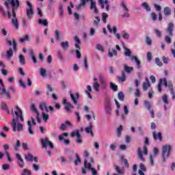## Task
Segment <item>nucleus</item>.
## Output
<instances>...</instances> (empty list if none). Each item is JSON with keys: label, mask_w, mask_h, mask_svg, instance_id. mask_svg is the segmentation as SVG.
Here are the masks:
<instances>
[{"label": "nucleus", "mask_w": 175, "mask_h": 175, "mask_svg": "<svg viewBox=\"0 0 175 175\" xmlns=\"http://www.w3.org/2000/svg\"><path fill=\"white\" fill-rule=\"evenodd\" d=\"M28 129L27 131L29 135H33V130L32 129V125H36V122H35V118H31V121H27Z\"/></svg>", "instance_id": "0eeeda50"}, {"label": "nucleus", "mask_w": 175, "mask_h": 175, "mask_svg": "<svg viewBox=\"0 0 175 175\" xmlns=\"http://www.w3.org/2000/svg\"><path fill=\"white\" fill-rule=\"evenodd\" d=\"M152 136H153L154 140H159V142H162V140H163V138L162 137V133L160 132L158 133L157 135V132L153 131Z\"/></svg>", "instance_id": "ddd939ff"}, {"label": "nucleus", "mask_w": 175, "mask_h": 175, "mask_svg": "<svg viewBox=\"0 0 175 175\" xmlns=\"http://www.w3.org/2000/svg\"><path fill=\"white\" fill-rule=\"evenodd\" d=\"M144 105L146 106L147 109L150 111L151 110V103H150V101L148 100H145L144 102Z\"/></svg>", "instance_id": "3c124183"}, {"label": "nucleus", "mask_w": 175, "mask_h": 175, "mask_svg": "<svg viewBox=\"0 0 175 175\" xmlns=\"http://www.w3.org/2000/svg\"><path fill=\"white\" fill-rule=\"evenodd\" d=\"M75 40L76 42L75 46L76 49H78V50H80V44L81 43V41H80V38H79V36H76L75 37Z\"/></svg>", "instance_id": "5701e85b"}, {"label": "nucleus", "mask_w": 175, "mask_h": 175, "mask_svg": "<svg viewBox=\"0 0 175 175\" xmlns=\"http://www.w3.org/2000/svg\"><path fill=\"white\" fill-rule=\"evenodd\" d=\"M162 99H163V102L164 103H165L166 105H167V103H169V100H168V97H167V95L166 94H164L162 97Z\"/></svg>", "instance_id": "4d7b16f0"}, {"label": "nucleus", "mask_w": 175, "mask_h": 175, "mask_svg": "<svg viewBox=\"0 0 175 175\" xmlns=\"http://www.w3.org/2000/svg\"><path fill=\"white\" fill-rule=\"evenodd\" d=\"M151 84L150 83V81L148 80V78H146V82L143 83L142 87L144 91H147L148 90V87H150Z\"/></svg>", "instance_id": "6ab92c4d"}, {"label": "nucleus", "mask_w": 175, "mask_h": 175, "mask_svg": "<svg viewBox=\"0 0 175 175\" xmlns=\"http://www.w3.org/2000/svg\"><path fill=\"white\" fill-rule=\"evenodd\" d=\"M19 85L22 88H26L25 83L23 81V79H19Z\"/></svg>", "instance_id": "774afa93"}, {"label": "nucleus", "mask_w": 175, "mask_h": 175, "mask_svg": "<svg viewBox=\"0 0 175 175\" xmlns=\"http://www.w3.org/2000/svg\"><path fill=\"white\" fill-rule=\"evenodd\" d=\"M107 18H109V14H107L106 12H103L102 14V20L104 24H106V23H107Z\"/></svg>", "instance_id": "72a5a7b5"}, {"label": "nucleus", "mask_w": 175, "mask_h": 175, "mask_svg": "<svg viewBox=\"0 0 175 175\" xmlns=\"http://www.w3.org/2000/svg\"><path fill=\"white\" fill-rule=\"evenodd\" d=\"M2 110H4V111H6L7 113H9V109L8 108V105L4 101L1 102V104Z\"/></svg>", "instance_id": "2f4dec72"}, {"label": "nucleus", "mask_w": 175, "mask_h": 175, "mask_svg": "<svg viewBox=\"0 0 175 175\" xmlns=\"http://www.w3.org/2000/svg\"><path fill=\"white\" fill-rule=\"evenodd\" d=\"M137 155H138V158L141 161H144V157H143V152L142 151L141 148H138V149H137Z\"/></svg>", "instance_id": "c85d7f7f"}, {"label": "nucleus", "mask_w": 175, "mask_h": 175, "mask_svg": "<svg viewBox=\"0 0 175 175\" xmlns=\"http://www.w3.org/2000/svg\"><path fill=\"white\" fill-rule=\"evenodd\" d=\"M121 161H123L125 167H129V163H128V160L126 159H124L123 156L121 157Z\"/></svg>", "instance_id": "5fc2aeb1"}, {"label": "nucleus", "mask_w": 175, "mask_h": 175, "mask_svg": "<svg viewBox=\"0 0 175 175\" xmlns=\"http://www.w3.org/2000/svg\"><path fill=\"white\" fill-rule=\"evenodd\" d=\"M90 10H92V12H94V14H98V13H99V10H98V7H96V2L94 1V0H90Z\"/></svg>", "instance_id": "6e6552de"}, {"label": "nucleus", "mask_w": 175, "mask_h": 175, "mask_svg": "<svg viewBox=\"0 0 175 175\" xmlns=\"http://www.w3.org/2000/svg\"><path fill=\"white\" fill-rule=\"evenodd\" d=\"M75 107L71 103H68L67 105H64V109L66 113H72V110H73Z\"/></svg>", "instance_id": "f3484780"}, {"label": "nucleus", "mask_w": 175, "mask_h": 175, "mask_svg": "<svg viewBox=\"0 0 175 175\" xmlns=\"http://www.w3.org/2000/svg\"><path fill=\"white\" fill-rule=\"evenodd\" d=\"M6 57L7 58H12V57H13V49H12V48H10V49L7 51Z\"/></svg>", "instance_id": "de8ad7c7"}, {"label": "nucleus", "mask_w": 175, "mask_h": 175, "mask_svg": "<svg viewBox=\"0 0 175 175\" xmlns=\"http://www.w3.org/2000/svg\"><path fill=\"white\" fill-rule=\"evenodd\" d=\"M118 98L119 100L124 102V100L125 99V95H124V92H119L118 94Z\"/></svg>", "instance_id": "e433bc0d"}, {"label": "nucleus", "mask_w": 175, "mask_h": 175, "mask_svg": "<svg viewBox=\"0 0 175 175\" xmlns=\"http://www.w3.org/2000/svg\"><path fill=\"white\" fill-rule=\"evenodd\" d=\"M170 150H172V146H170V145H165L163 146L162 158L163 162H166V159L169 158V155L170 154Z\"/></svg>", "instance_id": "20e7f679"}, {"label": "nucleus", "mask_w": 175, "mask_h": 175, "mask_svg": "<svg viewBox=\"0 0 175 175\" xmlns=\"http://www.w3.org/2000/svg\"><path fill=\"white\" fill-rule=\"evenodd\" d=\"M16 157L18 159V165L19 166V167H21V169H23V167H24V159H23V157H21V155H20V154L16 153Z\"/></svg>", "instance_id": "f8f14e48"}, {"label": "nucleus", "mask_w": 175, "mask_h": 175, "mask_svg": "<svg viewBox=\"0 0 175 175\" xmlns=\"http://www.w3.org/2000/svg\"><path fill=\"white\" fill-rule=\"evenodd\" d=\"M46 88L48 90L47 92H46V95L49 96V95H50V92H53L54 89L53 88V87H51V85H47Z\"/></svg>", "instance_id": "864d4df0"}, {"label": "nucleus", "mask_w": 175, "mask_h": 175, "mask_svg": "<svg viewBox=\"0 0 175 175\" xmlns=\"http://www.w3.org/2000/svg\"><path fill=\"white\" fill-rule=\"evenodd\" d=\"M117 55H118V53H117V51L116 49H112V52L110 51V49H109L108 57L111 58L112 57H113V55H115V57H117Z\"/></svg>", "instance_id": "a878e982"}, {"label": "nucleus", "mask_w": 175, "mask_h": 175, "mask_svg": "<svg viewBox=\"0 0 175 175\" xmlns=\"http://www.w3.org/2000/svg\"><path fill=\"white\" fill-rule=\"evenodd\" d=\"M4 5L7 8V9H9V7L11 6L12 10V17H13L12 19V23L14 27L16 28V29H18L19 25H18V21L16 17V10H17L18 8L21 6V5L20 4V1L7 0V1H5Z\"/></svg>", "instance_id": "f257e3e1"}, {"label": "nucleus", "mask_w": 175, "mask_h": 175, "mask_svg": "<svg viewBox=\"0 0 175 175\" xmlns=\"http://www.w3.org/2000/svg\"><path fill=\"white\" fill-rule=\"evenodd\" d=\"M75 157L77 159L75 161V166H77L79 163H81V159H80V156H79V154L76 153Z\"/></svg>", "instance_id": "a19ab883"}, {"label": "nucleus", "mask_w": 175, "mask_h": 175, "mask_svg": "<svg viewBox=\"0 0 175 175\" xmlns=\"http://www.w3.org/2000/svg\"><path fill=\"white\" fill-rule=\"evenodd\" d=\"M115 170L118 174H125V172L122 170L118 165H115Z\"/></svg>", "instance_id": "c03bdc74"}, {"label": "nucleus", "mask_w": 175, "mask_h": 175, "mask_svg": "<svg viewBox=\"0 0 175 175\" xmlns=\"http://www.w3.org/2000/svg\"><path fill=\"white\" fill-rule=\"evenodd\" d=\"M165 43L170 44L172 43V38L169 36H165Z\"/></svg>", "instance_id": "680f3d73"}, {"label": "nucleus", "mask_w": 175, "mask_h": 175, "mask_svg": "<svg viewBox=\"0 0 175 175\" xmlns=\"http://www.w3.org/2000/svg\"><path fill=\"white\" fill-rule=\"evenodd\" d=\"M111 103V101H110V98H107L105 105V111L107 114H110V111L111 110V108H110Z\"/></svg>", "instance_id": "2eb2a0df"}, {"label": "nucleus", "mask_w": 175, "mask_h": 175, "mask_svg": "<svg viewBox=\"0 0 175 175\" xmlns=\"http://www.w3.org/2000/svg\"><path fill=\"white\" fill-rule=\"evenodd\" d=\"M27 18H31V16L33 14V10L32 8H29L26 10Z\"/></svg>", "instance_id": "f704fd0d"}, {"label": "nucleus", "mask_w": 175, "mask_h": 175, "mask_svg": "<svg viewBox=\"0 0 175 175\" xmlns=\"http://www.w3.org/2000/svg\"><path fill=\"white\" fill-rule=\"evenodd\" d=\"M92 122L89 123V126L85 129V132L86 133H90L91 136L94 137V132H92Z\"/></svg>", "instance_id": "dca6fc26"}, {"label": "nucleus", "mask_w": 175, "mask_h": 175, "mask_svg": "<svg viewBox=\"0 0 175 175\" xmlns=\"http://www.w3.org/2000/svg\"><path fill=\"white\" fill-rule=\"evenodd\" d=\"M122 35L124 39H129V34H128V33H126L125 31H122Z\"/></svg>", "instance_id": "e2e57ef3"}, {"label": "nucleus", "mask_w": 175, "mask_h": 175, "mask_svg": "<svg viewBox=\"0 0 175 175\" xmlns=\"http://www.w3.org/2000/svg\"><path fill=\"white\" fill-rule=\"evenodd\" d=\"M22 24L25 28H27L28 27V22H27V20L25 18L22 19Z\"/></svg>", "instance_id": "69168bd1"}, {"label": "nucleus", "mask_w": 175, "mask_h": 175, "mask_svg": "<svg viewBox=\"0 0 175 175\" xmlns=\"http://www.w3.org/2000/svg\"><path fill=\"white\" fill-rule=\"evenodd\" d=\"M29 55L31 57L33 64H37L38 60L36 59V57H35V54L33 53V51L31 50L29 51Z\"/></svg>", "instance_id": "7c9ffc66"}, {"label": "nucleus", "mask_w": 175, "mask_h": 175, "mask_svg": "<svg viewBox=\"0 0 175 175\" xmlns=\"http://www.w3.org/2000/svg\"><path fill=\"white\" fill-rule=\"evenodd\" d=\"M60 46L62 49L64 50V51H65L66 50H68V49H69V42H62L60 43Z\"/></svg>", "instance_id": "412c9836"}, {"label": "nucleus", "mask_w": 175, "mask_h": 175, "mask_svg": "<svg viewBox=\"0 0 175 175\" xmlns=\"http://www.w3.org/2000/svg\"><path fill=\"white\" fill-rule=\"evenodd\" d=\"M39 108L41 109L42 116V120L44 122H47L49 121V115L48 113H46L44 112V110L46 111V113H49V110L50 113H54V107L51 106H47V103L44 101H42L40 103Z\"/></svg>", "instance_id": "f03ea898"}, {"label": "nucleus", "mask_w": 175, "mask_h": 175, "mask_svg": "<svg viewBox=\"0 0 175 175\" xmlns=\"http://www.w3.org/2000/svg\"><path fill=\"white\" fill-rule=\"evenodd\" d=\"M173 28H174V24H173V23H170L166 29L170 36H173Z\"/></svg>", "instance_id": "4468645a"}, {"label": "nucleus", "mask_w": 175, "mask_h": 175, "mask_svg": "<svg viewBox=\"0 0 175 175\" xmlns=\"http://www.w3.org/2000/svg\"><path fill=\"white\" fill-rule=\"evenodd\" d=\"M25 161H27V162H32L33 161V155L29 153L25 157Z\"/></svg>", "instance_id": "58836bf2"}, {"label": "nucleus", "mask_w": 175, "mask_h": 175, "mask_svg": "<svg viewBox=\"0 0 175 175\" xmlns=\"http://www.w3.org/2000/svg\"><path fill=\"white\" fill-rule=\"evenodd\" d=\"M155 62H156V64H157L158 66H162V65H163V64L162 63V62H161V59H159V57H156V58H155Z\"/></svg>", "instance_id": "13d9d810"}, {"label": "nucleus", "mask_w": 175, "mask_h": 175, "mask_svg": "<svg viewBox=\"0 0 175 175\" xmlns=\"http://www.w3.org/2000/svg\"><path fill=\"white\" fill-rule=\"evenodd\" d=\"M84 165L86 169L91 170V163H88L87 160H85L84 161Z\"/></svg>", "instance_id": "0e129e2a"}, {"label": "nucleus", "mask_w": 175, "mask_h": 175, "mask_svg": "<svg viewBox=\"0 0 175 175\" xmlns=\"http://www.w3.org/2000/svg\"><path fill=\"white\" fill-rule=\"evenodd\" d=\"M142 8H144V9H146V12H151V8H150L148 3L146 2L142 3Z\"/></svg>", "instance_id": "79ce46f5"}, {"label": "nucleus", "mask_w": 175, "mask_h": 175, "mask_svg": "<svg viewBox=\"0 0 175 175\" xmlns=\"http://www.w3.org/2000/svg\"><path fill=\"white\" fill-rule=\"evenodd\" d=\"M29 40V36L25 35L23 38H21L19 39V42L21 43H24V42Z\"/></svg>", "instance_id": "603ef678"}, {"label": "nucleus", "mask_w": 175, "mask_h": 175, "mask_svg": "<svg viewBox=\"0 0 175 175\" xmlns=\"http://www.w3.org/2000/svg\"><path fill=\"white\" fill-rule=\"evenodd\" d=\"M40 143L42 144V148H46V150H47V146H49L51 150L54 148V144H53L52 142L50 140H49V138L47 137L44 139H41Z\"/></svg>", "instance_id": "39448f33"}, {"label": "nucleus", "mask_w": 175, "mask_h": 175, "mask_svg": "<svg viewBox=\"0 0 175 175\" xmlns=\"http://www.w3.org/2000/svg\"><path fill=\"white\" fill-rule=\"evenodd\" d=\"M110 88L112 91H118V86L113 83H110Z\"/></svg>", "instance_id": "09e8293b"}, {"label": "nucleus", "mask_w": 175, "mask_h": 175, "mask_svg": "<svg viewBox=\"0 0 175 175\" xmlns=\"http://www.w3.org/2000/svg\"><path fill=\"white\" fill-rule=\"evenodd\" d=\"M16 111H15V116H16L18 118H20L21 121H24L23 111L21 110V109H20V107H18V105L16 106Z\"/></svg>", "instance_id": "9b49d317"}, {"label": "nucleus", "mask_w": 175, "mask_h": 175, "mask_svg": "<svg viewBox=\"0 0 175 175\" xmlns=\"http://www.w3.org/2000/svg\"><path fill=\"white\" fill-rule=\"evenodd\" d=\"M1 91L0 93V98H3V96L5 95V98H7V99H12V96L10 95V93L9 92V91L6 90V89H5V87L1 88Z\"/></svg>", "instance_id": "1a4fd4ad"}, {"label": "nucleus", "mask_w": 175, "mask_h": 175, "mask_svg": "<svg viewBox=\"0 0 175 175\" xmlns=\"http://www.w3.org/2000/svg\"><path fill=\"white\" fill-rule=\"evenodd\" d=\"M95 18L96 20L94 21L93 25L98 28V27H99V23H100V18H99L98 16H96Z\"/></svg>", "instance_id": "c9c22d12"}, {"label": "nucleus", "mask_w": 175, "mask_h": 175, "mask_svg": "<svg viewBox=\"0 0 175 175\" xmlns=\"http://www.w3.org/2000/svg\"><path fill=\"white\" fill-rule=\"evenodd\" d=\"M124 55L126 57H130L131 61L133 62L135 61L136 62L137 68V69H140L141 67V62L139 60V59L136 56H132V52L131 51V49L125 47L124 48Z\"/></svg>", "instance_id": "7ed1b4c3"}, {"label": "nucleus", "mask_w": 175, "mask_h": 175, "mask_svg": "<svg viewBox=\"0 0 175 175\" xmlns=\"http://www.w3.org/2000/svg\"><path fill=\"white\" fill-rule=\"evenodd\" d=\"M38 23L39 24H42L44 27H47V25H49V22L46 19H44V20L39 19Z\"/></svg>", "instance_id": "8fccbe9b"}, {"label": "nucleus", "mask_w": 175, "mask_h": 175, "mask_svg": "<svg viewBox=\"0 0 175 175\" xmlns=\"http://www.w3.org/2000/svg\"><path fill=\"white\" fill-rule=\"evenodd\" d=\"M122 125H120V126L116 130V133L118 137H121V132H122Z\"/></svg>", "instance_id": "a18cd8bd"}, {"label": "nucleus", "mask_w": 175, "mask_h": 175, "mask_svg": "<svg viewBox=\"0 0 175 175\" xmlns=\"http://www.w3.org/2000/svg\"><path fill=\"white\" fill-rule=\"evenodd\" d=\"M120 6L124 9V12H129V9H128V7H126V5L123 1L120 3Z\"/></svg>", "instance_id": "6e6d98bb"}, {"label": "nucleus", "mask_w": 175, "mask_h": 175, "mask_svg": "<svg viewBox=\"0 0 175 175\" xmlns=\"http://www.w3.org/2000/svg\"><path fill=\"white\" fill-rule=\"evenodd\" d=\"M146 43L148 44V46H151V44H152V40H151L150 37L147 36L146 38Z\"/></svg>", "instance_id": "052dcab7"}, {"label": "nucleus", "mask_w": 175, "mask_h": 175, "mask_svg": "<svg viewBox=\"0 0 175 175\" xmlns=\"http://www.w3.org/2000/svg\"><path fill=\"white\" fill-rule=\"evenodd\" d=\"M118 79L119 81L124 83L126 80V75L125 74V71H122V76L118 77Z\"/></svg>", "instance_id": "b1692460"}, {"label": "nucleus", "mask_w": 175, "mask_h": 175, "mask_svg": "<svg viewBox=\"0 0 175 175\" xmlns=\"http://www.w3.org/2000/svg\"><path fill=\"white\" fill-rule=\"evenodd\" d=\"M124 70L126 73H131L133 72V67H129L126 64H124Z\"/></svg>", "instance_id": "393cba45"}, {"label": "nucleus", "mask_w": 175, "mask_h": 175, "mask_svg": "<svg viewBox=\"0 0 175 175\" xmlns=\"http://www.w3.org/2000/svg\"><path fill=\"white\" fill-rule=\"evenodd\" d=\"M19 62L21 65H25V57L23 55H19Z\"/></svg>", "instance_id": "49530a36"}, {"label": "nucleus", "mask_w": 175, "mask_h": 175, "mask_svg": "<svg viewBox=\"0 0 175 175\" xmlns=\"http://www.w3.org/2000/svg\"><path fill=\"white\" fill-rule=\"evenodd\" d=\"M55 38L57 42L61 40V34L59 33V30L56 29L55 31Z\"/></svg>", "instance_id": "473e14b6"}, {"label": "nucleus", "mask_w": 175, "mask_h": 175, "mask_svg": "<svg viewBox=\"0 0 175 175\" xmlns=\"http://www.w3.org/2000/svg\"><path fill=\"white\" fill-rule=\"evenodd\" d=\"M40 74L42 77H46V76H47V71H46L44 68H41L40 69Z\"/></svg>", "instance_id": "37998d69"}, {"label": "nucleus", "mask_w": 175, "mask_h": 175, "mask_svg": "<svg viewBox=\"0 0 175 175\" xmlns=\"http://www.w3.org/2000/svg\"><path fill=\"white\" fill-rule=\"evenodd\" d=\"M163 12L165 16H170V14H172V9L169 7L164 8Z\"/></svg>", "instance_id": "c756f323"}, {"label": "nucleus", "mask_w": 175, "mask_h": 175, "mask_svg": "<svg viewBox=\"0 0 175 175\" xmlns=\"http://www.w3.org/2000/svg\"><path fill=\"white\" fill-rule=\"evenodd\" d=\"M72 100L74 102L75 105H77V99H79V93L70 94Z\"/></svg>", "instance_id": "a211bd4d"}, {"label": "nucleus", "mask_w": 175, "mask_h": 175, "mask_svg": "<svg viewBox=\"0 0 175 175\" xmlns=\"http://www.w3.org/2000/svg\"><path fill=\"white\" fill-rule=\"evenodd\" d=\"M98 79L101 85H105V87H106V83H105V78L103 77V75H102V74L98 75Z\"/></svg>", "instance_id": "4c0bfd02"}, {"label": "nucleus", "mask_w": 175, "mask_h": 175, "mask_svg": "<svg viewBox=\"0 0 175 175\" xmlns=\"http://www.w3.org/2000/svg\"><path fill=\"white\" fill-rule=\"evenodd\" d=\"M71 137H77L76 143L77 144H81L83 143V137L80 135V131L79 130H76L75 131L71 133Z\"/></svg>", "instance_id": "423d86ee"}, {"label": "nucleus", "mask_w": 175, "mask_h": 175, "mask_svg": "<svg viewBox=\"0 0 175 175\" xmlns=\"http://www.w3.org/2000/svg\"><path fill=\"white\" fill-rule=\"evenodd\" d=\"M59 10L60 17H64V7L62 6V5H59Z\"/></svg>", "instance_id": "bf43d9fd"}, {"label": "nucleus", "mask_w": 175, "mask_h": 175, "mask_svg": "<svg viewBox=\"0 0 175 175\" xmlns=\"http://www.w3.org/2000/svg\"><path fill=\"white\" fill-rule=\"evenodd\" d=\"M18 123V119H13L12 121V128H13V131L16 132L17 131V124Z\"/></svg>", "instance_id": "bb28decb"}, {"label": "nucleus", "mask_w": 175, "mask_h": 175, "mask_svg": "<svg viewBox=\"0 0 175 175\" xmlns=\"http://www.w3.org/2000/svg\"><path fill=\"white\" fill-rule=\"evenodd\" d=\"M107 29L111 33H117V27L116 26L113 27V29H111V27H110V24L107 25Z\"/></svg>", "instance_id": "cd10ccee"}, {"label": "nucleus", "mask_w": 175, "mask_h": 175, "mask_svg": "<svg viewBox=\"0 0 175 175\" xmlns=\"http://www.w3.org/2000/svg\"><path fill=\"white\" fill-rule=\"evenodd\" d=\"M90 0H81L78 6H77V10H80L81 8H84L87 2H88Z\"/></svg>", "instance_id": "4be33fe9"}, {"label": "nucleus", "mask_w": 175, "mask_h": 175, "mask_svg": "<svg viewBox=\"0 0 175 175\" xmlns=\"http://www.w3.org/2000/svg\"><path fill=\"white\" fill-rule=\"evenodd\" d=\"M7 44H9V46H12V44L14 51H17V42L16 40H13L12 42L10 40H7Z\"/></svg>", "instance_id": "aec40b11"}, {"label": "nucleus", "mask_w": 175, "mask_h": 175, "mask_svg": "<svg viewBox=\"0 0 175 175\" xmlns=\"http://www.w3.org/2000/svg\"><path fill=\"white\" fill-rule=\"evenodd\" d=\"M93 88L96 92H99V88H100V85L98 82H94L93 83Z\"/></svg>", "instance_id": "ea45409f"}, {"label": "nucleus", "mask_w": 175, "mask_h": 175, "mask_svg": "<svg viewBox=\"0 0 175 175\" xmlns=\"http://www.w3.org/2000/svg\"><path fill=\"white\" fill-rule=\"evenodd\" d=\"M159 153V150H158V148H154L153 155L150 156V165L152 166H154V158H155L157 157V155H158Z\"/></svg>", "instance_id": "9d476101"}, {"label": "nucleus", "mask_w": 175, "mask_h": 175, "mask_svg": "<svg viewBox=\"0 0 175 175\" xmlns=\"http://www.w3.org/2000/svg\"><path fill=\"white\" fill-rule=\"evenodd\" d=\"M57 57L59 58V61H64V57L62 56V53H61V51L57 52Z\"/></svg>", "instance_id": "338daca9"}]
</instances>
